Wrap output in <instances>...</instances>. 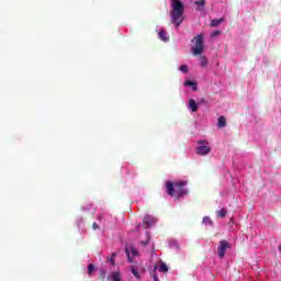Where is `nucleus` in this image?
<instances>
[{
	"label": "nucleus",
	"mask_w": 281,
	"mask_h": 281,
	"mask_svg": "<svg viewBox=\"0 0 281 281\" xmlns=\"http://www.w3.org/2000/svg\"><path fill=\"white\" fill-rule=\"evenodd\" d=\"M217 126L218 128H225V126H227V119H225V116H220L217 120Z\"/></svg>",
	"instance_id": "9"
},
{
	"label": "nucleus",
	"mask_w": 281,
	"mask_h": 281,
	"mask_svg": "<svg viewBox=\"0 0 281 281\" xmlns=\"http://www.w3.org/2000/svg\"><path fill=\"white\" fill-rule=\"evenodd\" d=\"M203 223L204 225H210L211 227L212 225H214V222H212V218H210V216L203 217Z\"/></svg>",
	"instance_id": "15"
},
{
	"label": "nucleus",
	"mask_w": 281,
	"mask_h": 281,
	"mask_svg": "<svg viewBox=\"0 0 281 281\" xmlns=\"http://www.w3.org/2000/svg\"><path fill=\"white\" fill-rule=\"evenodd\" d=\"M131 271H132L134 278H137L139 280V272L137 271V269H135V267H132Z\"/></svg>",
	"instance_id": "20"
},
{
	"label": "nucleus",
	"mask_w": 281,
	"mask_h": 281,
	"mask_svg": "<svg viewBox=\"0 0 281 281\" xmlns=\"http://www.w3.org/2000/svg\"><path fill=\"white\" fill-rule=\"evenodd\" d=\"M98 228H99L98 223L94 222V223L92 224V229H98Z\"/></svg>",
	"instance_id": "25"
},
{
	"label": "nucleus",
	"mask_w": 281,
	"mask_h": 281,
	"mask_svg": "<svg viewBox=\"0 0 281 281\" xmlns=\"http://www.w3.org/2000/svg\"><path fill=\"white\" fill-rule=\"evenodd\" d=\"M195 5H198L196 10L203 11L205 8V0L195 1Z\"/></svg>",
	"instance_id": "14"
},
{
	"label": "nucleus",
	"mask_w": 281,
	"mask_h": 281,
	"mask_svg": "<svg viewBox=\"0 0 281 281\" xmlns=\"http://www.w3.org/2000/svg\"><path fill=\"white\" fill-rule=\"evenodd\" d=\"M180 71H182V74H188V66L181 65L180 66Z\"/></svg>",
	"instance_id": "22"
},
{
	"label": "nucleus",
	"mask_w": 281,
	"mask_h": 281,
	"mask_svg": "<svg viewBox=\"0 0 281 281\" xmlns=\"http://www.w3.org/2000/svg\"><path fill=\"white\" fill-rule=\"evenodd\" d=\"M189 109H191L193 113H196V111H199V105L196 104V101L194 99H191L189 101Z\"/></svg>",
	"instance_id": "8"
},
{
	"label": "nucleus",
	"mask_w": 281,
	"mask_h": 281,
	"mask_svg": "<svg viewBox=\"0 0 281 281\" xmlns=\"http://www.w3.org/2000/svg\"><path fill=\"white\" fill-rule=\"evenodd\" d=\"M142 245H144V247H146V245H148V241H142Z\"/></svg>",
	"instance_id": "27"
},
{
	"label": "nucleus",
	"mask_w": 281,
	"mask_h": 281,
	"mask_svg": "<svg viewBox=\"0 0 281 281\" xmlns=\"http://www.w3.org/2000/svg\"><path fill=\"white\" fill-rule=\"evenodd\" d=\"M158 36L160 38V41H164V43H168L169 38L168 36H166V30H160L158 33Z\"/></svg>",
	"instance_id": "12"
},
{
	"label": "nucleus",
	"mask_w": 281,
	"mask_h": 281,
	"mask_svg": "<svg viewBox=\"0 0 281 281\" xmlns=\"http://www.w3.org/2000/svg\"><path fill=\"white\" fill-rule=\"evenodd\" d=\"M117 256V252H113L111 258H115Z\"/></svg>",
	"instance_id": "28"
},
{
	"label": "nucleus",
	"mask_w": 281,
	"mask_h": 281,
	"mask_svg": "<svg viewBox=\"0 0 281 281\" xmlns=\"http://www.w3.org/2000/svg\"><path fill=\"white\" fill-rule=\"evenodd\" d=\"M200 146H207V140H199Z\"/></svg>",
	"instance_id": "24"
},
{
	"label": "nucleus",
	"mask_w": 281,
	"mask_h": 281,
	"mask_svg": "<svg viewBox=\"0 0 281 281\" xmlns=\"http://www.w3.org/2000/svg\"><path fill=\"white\" fill-rule=\"evenodd\" d=\"M225 21L224 18L211 20V27H218Z\"/></svg>",
	"instance_id": "10"
},
{
	"label": "nucleus",
	"mask_w": 281,
	"mask_h": 281,
	"mask_svg": "<svg viewBox=\"0 0 281 281\" xmlns=\"http://www.w3.org/2000/svg\"><path fill=\"white\" fill-rule=\"evenodd\" d=\"M216 36H221V31H214V32L211 34V38H216Z\"/></svg>",
	"instance_id": "21"
},
{
	"label": "nucleus",
	"mask_w": 281,
	"mask_h": 281,
	"mask_svg": "<svg viewBox=\"0 0 281 281\" xmlns=\"http://www.w3.org/2000/svg\"><path fill=\"white\" fill-rule=\"evenodd\" d=\"M192 43H194V46L191 48L192 55L193 56H201L203 54L205 46L203 44V34L196 35L193 40Z\"/></svg>",
	"instance_id": "3"
},
{
	"label": "nucleus",
	"mask_w": 281,
	"mask_h": 281,
	"mask_svg": "<svg viewBox=\"0 0 281 281\" xmlns=\"http://www.w3.org/2000/svg\"><path fill=\"white\" fill-rule=\"evenodd\" d=\"M93 271H95V266H93V263H90L88 266V274L91 276V273H93Z\"/></svg>",
	"instance_id": "19"
},
{
	"label": "nucleus",
	"mask_w": 281,
	"mask_h": 281,
	"mask_svg": "<svg viewBox=\"0 0 281 281\" xmlns=\"http://www.w3.org/2000/svg\"><path fill=\"white\" fill-rule=\"evenodd\" d=\"M188 186V181H179L173 183L170 180L165 182L166 192L169 196H176L179 199L180 196H186L188 194V189H184Z\"/></svg>",
	"instance_id": "1"
},
{
	"label": "nucleus",
	"mask_w": 281,
	"mask_h": 281,
	"mask_svg": "<svg viewBox=\"0 0 281 281\" xmlns=\"http://www.w3.org/2000/svg\"><path fill=\"white\" fill-rule=\"evenodd\" d=\"M159 271H161L162 273H168V266L166 265V262L160 263Z\"/></svg>",
	"instance_id": "16"
},
{
	"label": "nucleus",
	"mask_w": 281,
	"mask_h": 281,
	"mask_svg": "<svg viewBox=\"0 0 281 281\" xmlns=\"http://www.w3.org/2000/svg\"><path fill=\"white\" fill-rule=\"evenodd\" d=\"M279 250L281 251V245L279 246Z\"/></svg>",
	"instance_id": "29"
},
{
	"label": "nucleus",
	"mask_w": 281,
	"mask_h": 281,
	"mask_svg": "<svg viewBox=\"0 0 281 281\" xmlns=\"http://www.w3.org/2000/svg\"><path fill=\"white\" fill-rule=\"evenodd\" d=\"M171 23H173L176 27H179L183 21V2H181V0H171Z\"/></svg>",
	"instance_id": "2"
},
{
	"label": "nucleus",
	"mask_w": 281,
	"mask_h": 281,
	"mask_svg": "<svg viewBox=\"0 0 281 281\" xmlns=\"http://www.w3.org/2000/svg\"><path fill=\"white\" fill-rule=\"evenodd\" d=\"M151 278H154V281H159V277L157 276L156 271L151 272Z\"/></svg>",
	"instance_id": "23"
},
{
	"label": "nucleus",
	"mask_w": 281,
	"mask_h": 281,
	"mask_svg": "<svg viewBox=\"0 0 281 281\" xmlns=\"http://www.w3.org/2000/svg\"><path fill=\"white\" fill-rule=\"evenodd\" d=\"M196 153L198 155H210V153H212V148L207 145H201L199 147H196Z\"/></svg>",
	"instance_id": "6"
},
{
	"label": "nucleus",
	"mask_w": 281,
	"mask_h": 281,
	"mask_svg": "<svg viewBox=\"0 0 281 281\" xmlns=\"http://www.w3.org/2000/svg\"><path fill=\"white\" fill-rule=\"evenodd\" d=\"M144 227H151V225H155V218H153L150 215H146L143 220Z\"/></svg>",
	"instance_id": "7"
},
{
	"label": "nucleus",
	"mask_w": 281,
	"mask_h": 281,
	"mask_svg": "<svg viewBox=\"0 0 281 281\" xmlns=\"http://www.w3.org/2000/svg\"><path fill=\"white\" fill-rule=\"evenodd\" d=\"M112 281H122V272L115 271L111 273Z\"/></svg>",
	"instance_id": "11"
},
{
	"label": "nucleus",
	"mask_w": 281,
	"mask_h": 281,
	"mask_svg": "<svg viewBox=\"0 0 281 281\" xmlns=\"http://www.w3.org/2000/svg\"><path fill=\"white\" fill-rule=\"evenodd\" d=\"M217 218H225L227 216V209H222L216 211Z\"/></svg>",
	"instance_id": "13"
},
{
	"label": "nucleus",
	"mask_w": 281,
	"mask_h": 281,
	"mask_svg": "<svg viewBox=\"0 0 281 281\" xmlns=\"http://www.w3.org/2000/svg\"><path fill=\"white\" fill-rule=\"evenodd\" d=\"M207 58L205 57V56H202L201 58H200V65H201V67H207Z\"/></svg>",
	"instance_id": "17"
},
{
	"label": "nucleus",
	"mask_w": 281,
	"mask_h": 281,
	"mask_svg": "<svg viewBox=\"0 0 281 281\" xmlns=\"http://www.w3.org/2000/svg\"><path fill=\"white\" fill-rule=\"evenodd\" d=\"M111 265H115V259L113 257L110 258Z\"/></svg>",
	"instance_id": "26"
},
{
	"label": "nucleus",
	"mask_w": 281,
	"mask_h": 281,
	"mask_svg": "<svg viewBox=\"0 0 281 281\" xmlns=\"http://www.w3.org/2000/svg\"><path fill=\"white\" fill-rule=\"evenodd\" d=\"M184 87H194V91H196V83H194V81H191V80H187L184 82Z\"/></svg>",
	"instance_id": "18"
},
{
	"label": "nucleus",
	"mask_w": 281,
	"mask_h": 281,
	"mask_svg": "<svg viewBox=\"0 0 281 281\" xmlns=\"http://www.w3.org/2000/svg\"><path fill=\"white\" fill-rule=\"evenodd\" d=\"M232 245L227 240H221L217 248V256L221 259L225 258V254H227V249H231Z\"/></svg>",
	"instance_id": "4"
},
{
	"label": "nucleus",
	"mask_w": 281,
	"mask_h": 281,
	"mask_svg": "<svg viewBox=\"0 0 281 281\" xmlns=\"http://www.w3.org/2000/svg\"><path fill=\"white\" fill-rule=\"evenodd\" d=\"M125 254L127 256L128 262H133V259L131 258V254H132L133 258H135V256H138L137 249L133 246H130L128 248H125Z\"/></svg>",
	"instance_id": "5"
}]
</instances>
